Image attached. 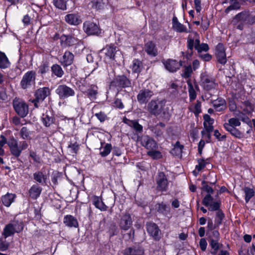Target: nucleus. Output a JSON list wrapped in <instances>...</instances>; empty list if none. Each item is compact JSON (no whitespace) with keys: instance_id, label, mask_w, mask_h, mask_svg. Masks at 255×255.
<instances>
[{"instance_id":"obj_40","label":"nucleus","mask_w":255,"mask_h":255,"mask_svg":"<svg viewBox=\"0 0 255 255\" xmlns=\"http://www.w3.org/2000/svg\"><path fill=\"white\" fill-rule=\"evenodd\" d=\"M51 71L53 74L58 77H62L64 75V71L61 67L56 64L51 67Z\"/></svg>"},{"instance_id":"obj_20","label":"nucleus","mask_w":255,"mask_h":255,"mask_svg":"<svg viewBox=\"0 0 255 255\" xmlns=\"http://www.w3.org/2000/svg\"><path fill=\"white\" fill-rule=\"evenodd\" d=\"M65 21L70 25H78L82 22L80 16L76 13L68 14L65 16Z\"/></svg>"},{"instance_id":"obj_31","label":"nucleus","mask_w":255,"mask_h":255,"mask_svg":"<svg viewBox=\"0 0 255 255\" xmlns=\"http://www.w3.org/2000/svg\"><path fill=\"white\" fill-rule=\"evenodd\" d=\"M225 128L230 132V133L238 138H241L244 137V134L237 129L235 127H232L228 125L227 124H224Z\"/></svg>"},{"instance_id":"obj_49","label":"nucleus","mask_w":255,"mask_h":255,"mask_svg":"<svg viewBox=\"0 0 255 255\" xmlns=\"http://www.w3.org/2000/svg\"><path fill=\"white\" fill-rule=\"evenodd\" d=\"M147 155L152 157L154 159H159L161 157L162 155L160 151L151 149L147 152Z\"/></svg>"},{"instance_id":"obj_6","label":"nucleus","mask_w":255,"mask_h":255,"mask_svg":"<svg viewBox=\"0 0 255 255\" xmlns=\"http://www.w3.org/2000/svg\"><path fill=\"white\" fill-rule=\"evenodd\" d=\"M36 72L30 71L26 72L23 76L20 86L23 89H26L35 84Z\"/></svg>"},{"instance_id":"obj_11","label":"nucleus","mask_w":255,"mask_h":255,"mask_svg":"<svg viewBox=\"0 0 255 255\" xmlns=\"http://www.w3.org/2000/svg\"><path fill=\"white\" fill-rule=\"evenodd\" d=\"M83 29L88 35H98L100 33L101 30L95 23L91 21H86L83 24Z\"/></svg>"},{"instance_id":"obj_36","label":"nucleus","mask_w":255,"mask_h":255,"mask_svg":"<svg viewBox=\"0 0 255 255\" xmlns=\"http://www.w3.org/2000/svg\"><path fill=\"white\" fill-rule=\"evenodd\" d=\"M184 146L180 144L179 141L176 142L173 146V148L171 149L170 152L176 156L180 155L182 152Z\"/></svg>"},{"instance_id":"obj_55","label":"nucleus","mask_w":255,"mask_h":255,"mask_svg":"<svg viewBox=\"0 0 255 255\" xmlns=\"http://www.w3.org/2000/svg\"><path fill=\"white\" fill-rule=\"evenodd\" d=\"M10 151L11 153L16 157H18L22 152L18 145L10 148Z\"/></svg>"},{"instance_id":"obj_8","label":"nucleus","mask_w":255,"mask_h":255,"mask_svg":"<svg viewBox=\"0 0 255 255\" xmlns=\"http://www.w3.org/2000/svg\"><path fill=\"white\" fill-rule=\"evenodd\" d=\"M56 93L60 99H65L75 95L74 90L66 85H60L56 89Z\"/></svg>"},{"instance_id":"obj_52","label":"nucleus","mask_w":255,"mask_h":255,"mask_svg":"<svg viewBox=\"0 0 255 255\" xmlns=\"http://www.w3.org/2000/svg\"><path fill=\"white\" fill-rule=\"evenodd\" d=\"M49 71V64L48 62H43L39 67V73L42 75L46 73Z\"/></svg>"},{"instance_id":"obj_10","label":"nucleus","mask_w":255,"mask_h":255,"mask_svg":"<svg viewBox=\"0 0 255 255\" xmlns=\"http://www.w3.org/2000/svg\"><path fill=\"white\" fill-rule=\"evenodd\" d=\"M133 221L130 215L128 213H125L121 218L119 226L121 230L127 231L130 228Z\"/></svg>"},{"instance_id":"obj_58","label":"nucleus","mask_w":255,"mask_h":255,"mask_svg":"<svg viewBox=\"0 0 255 255\" xmlns=\"http://www.w3.org/2000/svg\"><path fill=\"white\" fill-rule=\"evenodd\" d=\"M198 164L196 166V169L198 171H200L203 169L206 164V162L204 159H198Z\"/></svg>"},{"instance_id":"obj_7","label":"nucleus","mask_w":255,"mask_h":255,"mask_svg":"<svg viewBox=\"0 0 255 255\" xmlns=\"http://www.w3.org/2000/svg\"><path fill=\"white\" fill-rule=\"evenodd\" d=\"M156 189L164 192L168 190V181L167 176L163 172H159L156 177Z\"/></svg>"},{"instance_id":"obj_4","label":"nucleus","mask_w":255,"mask_h":255,"mask_svg":"<svg viewBox=\"0 0 255 255\" xmlns=\"http://www.w3.org/2000/svg\"><path fill=\"white\" fill-rule=\"evenodd\" d=\"M187 54L190 56H191L193 53V49L194 47L198 53H201L202 51L206 52L209 50V46L207 44H200V41L199 39H196L194 40L193 39L191 38H188L187 40Z\"/></svg>"},{"instance_id":"obj_56","label":"nucleus","mask_w":255,"mask_h":255,"mask_svg":"<svg viewBox=\"0 0 255 255\" xmlns=\"http://www.w3.org/2000/svg\"><path fill=\"white\" fill-rule=\"evenodd\" d=\"M108 232L110 237L117 235L118 233V227L115 224H113L111 225Z\"/></svg>"},{"instance_id":"obj_35","label":"nucleus","mask_w":255,"mask_h":255,"mask_svg":"<svg viewBox=\"0 0 255 255\" xmlns=\"http://www.w3.org/2000/svg\"><path fill=\"white\" fill-rule=\"evenodd\" d=\"M203 85L205 89L210 90L216 87V84L212 78L205 77L203 79Z\"/></svg>"},{"instance_id":"obj_62","label":"nucleus","mask_w":255,"mask_h":255,"mask_svg":"<svg viewBox=\"0 0 255 255\" xmlns=\"http://www.w3.org/2000/svg\"><path fill=\"white\" fill-rule=\"evenodd\" d=\"M95 116L101 122H104L107 118L106 115L104 113L101 112L98 113H96L95 114Z\"/></svg>"},{"instance_id":"obj_60","label":"nucleus","mask_w":255,"mask_h":255,"mask_svg":"<svg viewBox=\"0 0 255 255\" xmlns=\"http://www.w3.org/2000/svg\"><path fill=\"white\" fill-rule=\"evenodd\" d=\"M210 207L209 208V210L211 211H218L220 207V203L219 202H213V203L210 204L209 205Z\"/></svg>"},{"instance_id":"obj_25","label":"nucleus","mask_w":255,"mask_h":255,"mask_svg":"<svg viewBox=\"0 0 255 255\" xmlns=\"http://www.w3.org/2000/svg\"><path fill=\"white\" fill-rule=\"evenodd\" d=\"M145 50L147 54L151 56H156L158 54L155 44L151 41H149L145 44Z\"/></svg>"},{"instance_id":"obj_38","label":"nucleus","mask_w":255,"mask_h":255,"mask_svg":"<svg viewBox=\"0 0 255 255\" xmlns=\"http://www.w3.org/2000/svg\"><path fill=\"white\" fill-rule=\"evenodd\" d=\"M142 68V63L137 59H134L132 61L131 68L133 72L139 73Z\"/></svg>"},{"instance_id":"obj_61","label":"nucleus","mask_w":255,"mask_h":255,"mask_svg":"<svg viewBox=\"0 0 255 255\" xmlns=\"http://www.w3.org/2000/svg\"><path fill=\"white\" fill-rule=\"evenodd\" d=\"M201 103L200 101H197L194 106V113L196 115H198L201 112Z\"/></svg>"},{"instance_id":"obj_42","label":"nucleus","mask_w":255,"mask_h":255,"mask_svg":"<svg viewBox=\"0 0 255 255\" xmlns=\"http://www.w3.org/2000/svg\"><path fill=\"white\" fill-rule=\"evenodd\" d=\"M244 191L245 194V201L248 203L249 200L254 196L255 192L253 189L249 187H245Z\"/></svg>"},{"instance_id":"obj_24","label":"nucleus","mask_w":255,"mask_h":255,"mask_svg":"<svg viewBox=\"0 0 255 255\" xmlns=\"http://www.w3.org/2000/svg\"><path fill=\"white\" fill-rule=\"evenodd\" d=\"M74 57V56L72 52L66 51L63 56L62 64L64 67L71 65L73 63Z\"/></svg>"},{"instance_id":"obj_28","label":"nucleus","mask_w":255,"mask_h":255,"mask_svg":"<svg viewBox=\"0 0 255 255\" xmlns=\"http://www.w3.org/2000/svg\"><path fill=\"white\" fill-rule=\"evenodd\" d=\"M157 211L158 213H161L168 218L171 217L170 207L163 203H161L158 205Z\"/></svg>"},{"instance_id":"obj_9","label":"nucleus","mask_w":255,"mask_h":255,"mask_svg":"<svg viewBox=\"0 0 255 255\" xmlns=\"http://www.w3.org/2000/svg\"><path fill=\"white\" fill-rule=\"evenodd\" d=\"M111 85L115 87L126 88L130 87L131 82L125 75L118 76L111 82Z\"/></svg>"},{"instance_id":"obj_48","label":"nucleus","mask_w":255,"mask_h":255,"mask_svg":"<svg viewBox=\"0 0 255 255\" xmlns=\"http://www.w3.org/2000/svg\"><path fill=\"white\" fill-rule=\"evenodd\" d=\"M189 98L190 101L195 100L196 98V93L191 83L188 82Z\"/></svg>"},{"instance_id":"obj_1","label":"nucleus","mask_w":255,"mask_h":255,"mask_svg":"<svg viewBox=\"0 0 255 255\" xmlns=\"http://www.w3.org/2000/svg\"><path fill=\"white\" fill-rule=\"evenodd\" d=\"M147 110L151 114L157 116L162 114L164 116L169 115V108L166 106L163 101L151 100L147 105Z\"/></svg>"},{"instance_id":"obj_53","label":"nucleus","mask_w":255,"mask_h":255,"mask_svg":"<svg viewBox=\"0 0 255 255\" xmlns=\"http://www.w3.org/2000/svg\"><path fill=\"white\" fill-rule=\"evenodd\" d=\"M226 124L234 128L241 125L239 120L237 118H231L228 120V123H226Z\"/></svg>"},{"instance_id":"obj_43","label":"nucleus","mask_w":255,"mask_h":255,"mask_svg":"<svg viewBox=\"0 0 255 255\" xmlns=\"http://www.w3.org/2000/svg\"><path fill=\"white\" fill-rule=\"evenodd\" d=\"M225 102L224 100H221L219 101H215L213 103V106L214 108L217 111H222L225 108Z\"/></svg>"},{"instance_id":"obj_15","label":"nucleus","mask_w":255,"mask_h":255,"mask_svg":"<svg viewBox=\"0 0 255 255\" xmlns=\"http://www.w3.org/2000/svg\"><path fill=\"white\" fill-rule=\"evenodd\" d=\"M146 229L148 234L151 236L154 240H159L160 238V232L158 227L153 223L146 224Z\"/></svg>"},{"instance_id":"obj_17","label":"nucleus","mask_w":255,"mask_h":255,"mask_svg":"<svg viewBox=\"0 0 255 255\" xmlns=\"http://www.w3.org/2000/svg\"><path fill=\"white\" fill-rule=\"evenodd\" d=\"M33 177L34 180L39 184L42 186L46 185L48 176L45 172L37 171L33 173Z\"/></svg>"},{"instance_id":"obj_5","label":"nucleus","mask_w":255,"mask_h":255,"mask_svg":"<svg viewBox=\"0 0 255 255\" xmlns=\"http://www.w3.org/2000/svg\"><path fill=\"white\" fill-rule=\"evenodd\" d=\"M13 107L15 112L21 118H24L27 115L28 106L23 101L16 99H14Z\"/></svg>"},{"instance_id":"obj_54","label":"nucleus","mask_w":255,"mask_h":255,"mask_svg":"<svg viewBox=\"0 0 255 255\" xmlns=\"http://www.w3.org/2000/svg\"><path fill=\"white\" fill-rule=\"evenodd\" d=\"M192 73V69L190 65L186 66L185 67L183 73L182 74V76L187 78L191 76V74Z\"/></svg>"},{"instance_id":"obj_50","label":"nucleus","mask_w":255,"mask_h":255,"mask_svg":"<svg viewBox=\"0 0 255 255\" xmlns=\"http://www.w3.org/2000/svg\"><path fill=\"white\" fill-rule=\"evenodd\" d=\"M225 217L224 214L221 210H218L216 213V217L215 219V224L219 226L221 224L222 221Z\"/></svg>"},{"instance_id":"obj_33","label":"nucleus","mask_w":255,"mask_h":255,"mask_svg":"<svg viewBox=\"0 0 255 255\" xmlns=\"http://www.w3.org/2000/svg\"><path fill=\"white\" fill-rule=\"evenodd\" d=\"M15 197V194L7 193L6 194L1 197V202L4 206L9 207L14 201Z\"/></svg>"},{"instance_id":"obj_22","label":"nucleus","mask_w":255,"mask_h":255,"mask_svg":"<svg viewBox=\"0 0 255 255\" xmlns=\"http://www.w3.org/2000/svg\"><path fill=\"white\" fill-rule=\"evenodd\" d=\"M102 50L107 57L112 59H114L115 54L118 51L117 47L114 44L107 45Z\"/></svg>"},{"instance_id":"obj_32","label":"nucleus","mask_w":255,"mask_h":255,"mask_svg":"<svg viewBox=\"0 0 255 255\" xmlns=\"http://www.w3.org/2000/svg\"><path fill=\"white\" fill-rule=\"evenodd\" d=\"M10 62L9 61L5 54L1 51H0V68L6 69L10 67Z\"/></svg>"},{"instance_id":"obj_26","label":"nucleus","mask_w":255,"mask_h":255,"mask_svg":"<svg viewBox=\"0 0 255 255\" xmlns=\"http://www.w3.org/2000/svg\"><path fill=\"white\" fill-rule=\"evenodd\" d=\"M97 87L94 85H90L87 90L84 89L83 87L81 88V90L86 94L89 98L95 99L97 94Z\"/></svg>"},{"instance_id":"obj_47","label":"nucleus","mask_w":255,"mask_h":255,"mask_svg":"<svg viewBox=\"0 0 255 255\" xmlns=\"http://www.w3.org/2000/svg\"><path fill=\"white\" fill-rule=\"evenodd\" d=\"M4 237L0 238V251L4 252L6 251L9 246V243L7 242Z\"/></svg>"},{"instance_id":"obj_23","label":"nucleus","mask_w":255,"mask_h":255,"mask_svg":"<svg viewBox=\"0 0 255 255\" xmlns=\"http://www.w3.org/2000/svg\"><path fill=\"white\" fill-rule=\"evenodd\" d=\"M42 188L37 184L32 185L29 190V196L33 199H36L39 197Z\"/></svg>"},{"instance_id":"obj_19","label":"nucleus","mask_w":255,"mask_h":255,"mask_svg":"<svg viewBox=\"0 0 255 255\" xmlns=\"http://www.w3.org/2000/svg\"><path fill=\"white\" fill-rule=\"evenodd\" d=\"M123 122L132 128L136 134L141 133L143 131V127L139 124L136 120H130L125 117Z\"/></svg>"},{"instance_id":"obj_3","label":"nucleus","mask_w":255,"mask_h":255,"mask_svg":"<svg viewBox=\"0 0 255 255\" xmlns=\"http://www.w3.org/2000/svg\"><path fill=\"white\" fill-rule=\"evenodd\" d=\"M50 95V90L48 87L40 88L34 93V99H30L29 102L33 103L35 108H38L44 99Z\"/></svg>"},{"instance_id":"obj_41","label":"nucleus","mask_w":255,"mask_h":255,"mask_svg":"<svg viewBox=\"0 0 255 255\" xmlns=\"http://www.w3.org/2000/svg\"><path fill=\"white\" fill-rule=\"evenodd\" d=\"M31 132L30 131L29 129L28 128L26 127H23L20 129L19 134L21 138L23 139H30V135Z\"/></svg>"},{"instance_id":"obj_2","label":"nucleus","mask_w":255,"mask_h":255,"mask_svg":"<svg viewBox=\"0 0 255 255\" xmlns=\"http://www.w3.org/2000/svg\"><path fill=\"white\" fill-rule=\"evenodd\" d=\"M23 229L22 223L14 220L7 224L3 229L2 233L5 239L13 236L15 233H19Z\"/></svg>"},{"instance_id":"obj_18","label":"nucleus","mask_w":255,"mask_h":255,"mask_svg":"<svg viewBox=\"0 0 255 255\" xmlns=\"http://www.w3.org/2000/svg\"><path fill=\"white\" fill-rule=\"evenodd\" d=\"M141 143L147 149H154L157 147L155 141L148 135H144L141 138Z\"/></svg>"},{"instance_id":"obj_46","label":"nucleus","mask_w":255,"mask_h":255,"mask_svg":"<svg viewBox=\"0 0 255 255\" xmlns=\"http://www.w3.org/2000/svg\"><path fill=\"white\" fill-rule=\"evenodd\" d=\"M53 4L58 8L62 10L66 9V4L64 0H53Z\"/></svg>"},{"instance_id":"obj_13","label":"nucleus","mask_w":255,"mask_h":255,"mask_svg":"<svg viewBox=\"0 0 255 255\" xmlns=\"http://www.w3.org/2000/svg\"><path fill=\"white\" fill-rule=\"evenodd\" d=\"M215 55L217 61L222 64L227 62V57L225 48L222 43H219L216 46Z\"/></svg>"},{"instance_id":"obj_16","label":"nucleus","mask_w":255,"mask_h":255,"mask_svg":"<svg viewBox=\"0 0 255 255\" xmlns=\"http://www.w3.org/2000/svg\"><path fill=\"white\" fill-rule=\"evenodd\" d=\"M165 68L171 72H174L182 66V61L169 59L163 62Z\"/></svg>"},{"instance_id":"obj_44","label":"nucleus","mask_w":255,"mask_h":255,"mask_svg":"<svg viewBox=\"0 0 255 255\" xmlns=\"http://www.w3.org/2000/svg\"><path fill=\"white\" fill-rule=\"evenodd\" d=\"M112 149V145L111 144L107 143L104 147L101 148L100 155L102 157L107 156L111 152Z\"/></svg>"},{"instance_id":"obj_51","label":"nucleus","mask_w":255,"mask_h":255,"mask_svg":"<svg viewBox=\"0 0 255 255\" xmlns=\"http://www.w3.org/2000/svg\"><path fill=\"white\" fill-rule=\"evenodd\" d=\"M218 242L219 240H214V239H210L209 241L210 245L212 249L216 251H217L220 248V246H222Z\"/></svg>"},{"instance_id":"obj_39","label":"nucleus","mask_w":255,"mask_h":255,"mask_svg":"<svg viewBox=\"0 0 255 255\" xmlns=\"http://www.w3.org/2000/svg\"><path fill=\"white\" fill-rule=\"evenodd\" d=\"M93 204L97 208L101 211H104L107 210V206L104 203L102 199L98 197H96L94 199Z\"/></svg>"},{"instance_id":"obj_34","label":"nucleus","mask_w":255,"mask_h":255,"mask_svg":"<svg viewBox=\"0 0 255 255\" xmlns=\"http://www.w3.org/2000/svg\"><path fill=\"white\" fill-rule=\"evenodd\" d=\"M244 2V0H231V4L227 7L225 12L229 13L231 10L239 9L241 7V4Z\"/></svg>"},{"instance_id":"obj_63","label":"nucleus","mask_w":255,"mask_h":255,"mask_svg":"<svg viewBox=\"0 0 255 255\" xmlns=\"http://www.w3.org/2000/svg\"><path fill=\"white\" fill-rule=\"evenodd\" d=\"M68 147L71 149L72 153H77L79 149V145L76 142L73 144L71 143L68 145Z\"/></svg>"},{"instance_id":"obj_30","label":"nucleus","mask_w":255,"mask_h":255,"mask_svg":"<svg viewBox=\"0 0 255 255\" xmlns=\"http://www.w3.org/2000/svg\"><path fill=\"white\" fill-rule=\"evenodd\" d=\"M64 223L69 227H77L78 223L77 219L72 215H67L64 218Z\"/></svg>"},{"instance_id":"obj_37","label":"nucleus","mask_w":255,"mask_h":255,"mask_svg":"<svg viewBox=\"0 0 255 255\" xmlns=\"http://www.w3.org/2000/svg\"><path fill=\"white\" fill-rule=\"evenodd\" d=\"M173 21V28L178 32H186L187 28L182 24L179 22L177 20V18L176 17H174L172 19Z\"/></svg>"},{"instance_id":"obj_27","label":"nucleus","mask_w":255,"mask_h":255,"mask_svg":"<svg viewBox=\"0 0 255 255\" xmlns=\"http://www.w3.org/2000/svg\"><path fill=\"white\" fill-rule=\"evenodd\" d=\"M249 19V15L246 12H241L237 14L232 20L234 25H237L238 23H244Z\"/></svg>"},{"instance_id":"obj_14","label":"nucleus","mask_w":255,"mask_h":255,"mask_svg":"<svg viewBox=\"0 0 255 255\" xmlns=\"http://www.w3.org/2000/svg\"><path fill=\"white\" fill-rule=\"evenodd\" d=\"M153 95L152 91L149 89H142L137 95V100L140 104H146Z\"/></svg>"},{"instance_id":"obj_21","label":"nucleus","mask_w":255,"mask_h":255,"mask_svg":"<svg viewBox=\"0 0 255 255\" xmlns=\"http://www.w3.org/2000/svg\"><path fill=\"white\" fill-rule=\"evenodd\" d=\"M79 39L72 35H63L61 37V43L63 46H71L77 43Z\"/></svg>"},{"instance_id":"obj_29","label":"nucleus","mask_w":255,"mask_h":255,"mask_svg":"<svg viewBox=\"0 0 255 255\" xmlns=\"http://www.w3.org/2000/svg\"><path fill=\"white\" fill-rule=\"evenodd\" d=\"M42 121L44 125L48 127L53 124L54 118L50 112L48 113L46 112L45 114H43Z\"/></svg>"},{"instance_id":"obj_12","label":"nucleus","mask_w":255,"mask_h":255,"mask_svg":"<svg viewBox=\"0 0 255 255\" xmlns=\"http://www.w3.org/2000/svg\"><path fill=\"white\" fill-rule=\"evenodd\" d=\"M144 253L143 248L139 244L128 247L124 251V255H143Z\"/></svg>"},{"instance_id":"obj_59","label":"nucleus","mask_w":255,"mask_h":255,"mask_svg":"<svg viewBox=\"0 0 255 255\" xmlns=\"http://www.w3.org/2000/svg\"><path fill=\"white\" fill-rule=\"evenodd\" d=\"M214 135L219 141L225 140L226 138V135L225 134L221 135L218 129H216L214 131Z\"/></svg>"},{"instance_id":"obj_64","label":"nucleus","mask_w":255,"mask_h":255,"mask_svg":"<svg viewBox=\"0 0 255 255\" xmlns=\"http://www.w3.org/2000/svg\"><path fill=\"white\" fill-rule=\"evenodd\" d=\"M204 120V123L208 125H213L214 123V120L212 119L209 115L206 114L203 116Z\"/></svg>"},{"instance_id":"obj_57","label":"nucleus","mask_w":255,"mask_h":255,"mask_svg":"<svg viewBox=\"0 0 255 255\" xmlns=\"http://www.w3.org/2000/svg\"><path fill=\"white\" fill-rule=\"evenodd\" d=\"M213 200V198L211 196V194H207L203 199L202 201L203 204L206 207L209 206Z\"/></svg>"},{"instance_id":"obj_45","label":"nucleus","mask_w":255,"mask_h":255,"mask_svg":"<svg viewBox=\"0 0 255 255\" xmlns=\"http://www.w3.org/2000/svg\"><path fill=\"white\" fill-rule=\"evenodd\" d=\"M90 4L93 8L96 10L101 9L103 7V3L102 0H92Z\"/></svg>"}]
</instances>
